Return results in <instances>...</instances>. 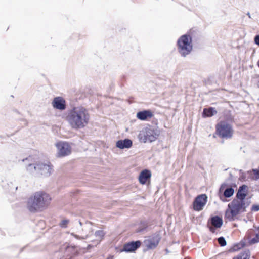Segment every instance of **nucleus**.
Returning a JSON list of instances; mask_svg holds the SVG:
<instances>
[{
  "instance_id": "nucleus-2",
  "label": "nucleus",
  "mask_w": 259,
  "mask_h": 259,
  "mask_svg": "<svg viewBox=\"0 0 259 259\" xmlns=\"http://www.w3.org/2000/svg\"><path fill=\"white\" fill-rule=\"evenodd\" d=\"M51 200V197L46 193L37 192L28 200L27 207L32 213L42 211L46 209Z\"/></svg>"
},
{
  "instance_id": "nucleus-9",
  "label": "nucleus",
  "mask_w": 259,
  "mask_h": 259,
  "mask_svg": "<svg viewBox=\"0 0 259 259\" xmlns=\"http://www.w3.org/2000/svg\"><path fill=\"white\" fill-rule=\"evenodd\" d=\"M56 146L58 150V157H65L71 153V147L67 142L59 141L56 144Z\"/></svg>"
},
{
  "instance_id": "nucleus-28",
  "label": "nucleus",
  "mask_w": 259,
  "mask_h": 259,
  "mask_svg": "<svg viewBox=\"0 0 259 259\" xmlns=\"http://www.w3.org/2000/svg\"><path fill=\"white\" fill-rule=\"evenodd\" d=\"M68 220H63L59 224L60 226L63 228H66L67 227V224L68 223Z\"/></svg>"
},
{
  "instance_id": "nucleus-17",
  "label": "nucleus",
  "mask_w": 259,
  "mask_h": 259,
  "mask_svg": "<svg viewBox=\"0 0 259 259\" xmlns=\"http://www.w3.org/2000/svg\"><path fill=\"white\" fill-rule=\"evenodd\" d=\"M151 177V171L147 169L142 170L138 177L139 183L142 185L145 184Z\"/></svg>"
},
{
  "instance_id": "nucleus-18",
  "label": "nucleus",
  "mask_w": 259,
  "mask_h": 259,
  "mask_svg": "<svg viewBox=\"0 0 259 259\" xmlns=\"http://www.w3.org/2000/svg\"><path fill=\"white\" fill-rule=\"evenodd\" d=\"M153 112L150 110H144L137 113V118L141 121H146L153 116Z\"/></svg>"
},
{
  "instance_id": "nucleus-21",
  "label": "nucleus",
  "mask_w": 259,
  "mask_h": 259,
  "mask_svg": "<svg viewBox=\"0 0 259 259\" xmlns=\"http://www.w3.org/2000/svg\"><path fill=\"white\" fill-rule=\"evenodd\" d=\"M246 245V242L244 240H242L239 242L234 243L230 248L228 251L229 252H233L243 248Z\"/></svg>"
},
{
  "instance_id": "nucleus-32",
  "label": "nucleus",
  "mask_w": 259,
  "mask_h": 259,
  "mask_svg": "<svg viewBox=\"0 0 259 259\" xmlns=\"http://www.w3.org/2000/svg\"><path fill=\"white\" fill-rule=\"evenodd\" d=\"M254 41L255 44L259 46V34L255 36Z\"/></svg>"
},
{
  "instance_id": "nucleus-34",
  "label": "nucleus",
  "mask_w": 259,
  "mask_h": 259,
  "mask_svg": "<svg viewBox=\"0 0 259 259\" xmlns=\"http://www.w3.org/2000/svg\"><path fill=\"white\" fill-rule=\"evenodd\" d=\"M114 258V256L113 255H109L106 259H113Z\"/></svg>"
},
{
  "instance_id": "nucleus-13",
  "label": "nucleus",
  "mask_w": 259,
  "mask_h": 259,
  "mask_svg": "<svg viewBox=\"0 0 259 259\" xmlns=\"http://www.w3.org/2000/svg\"><path fill=\"white\" fill-rule=\"evenodd\" d=\"M54 108L59 110H64L66 108L65 100L62 97H55L52 102Z\"/></svg>"
},
{
  "instance_id": "nucleus-33",
  "label": "nucleus",
  "mask_w": 259,
  "mask_h": 259,
  "mask_svg": "<svg viewBox=\"0 0 259 259\" xmlns=\"http://www.w3.org/2000/svg\"><path fill=\"white\" fill-rule=\"evenodd\" d=\"M246 179V173L242 174V175H240L239 180L240 181H244Z\"/></svg>"
},
{
  "instance_id": "nucleus-5",
  "label": "nucleus",
  "mask_w": 259,
  "mask_h": 259,
  "mask_svg": "<svg viewBox=\"0 0 259 259\" xmlns=\"http://www.w3.org/2000/svg\"><path fill=\"white\" fill-rule=\"evenodd\" d=\"M233 121V117L229 116L225 120H221L215 125V132L221 138L230 139L232 137L234 130L230 122Z\"/></svg>"
},
{
  "instance_id": "nucleus-19",
  "label": "nucleus",
  "mask_w": 259,
  "mask_h": 259,
  "mask_svg": "<svg viewBox=\"0 0 259 259\" xmlns=\"http://www.w3.org/2000/svg\"><path fill=\"white\" fill-rule=\"evenodd\" d=\"M133 145V141L128 138L119 140L116 142V146L120 149H129Z\"/></svg>"
},
{
  "instance_id": "nucleus-40",
  "label": "nucleus",
  "mask_w": 259,
  "mask_h": 259,
  "mask_svg": "<svg viewBox=\"0 0 259 259\" xmlns=\"http://www.w3.org/2000/svg\"><path fill=\"white\" fill-rule=\"evenodd\" d=\"M247 15L249 16V18H250V13L249 12L247 13Z\"/></svg>"
},
{
  "instance_id": "nucleus-26",
  "label": "nucleus",
  "mask_w": 259,
  "mask_h": 259,
  "mask_svg": "<svg viewBox=\"0 0 259 259\" xmlns=\"http://www.w3.org/2000/svg\"><path fill=\"white\" fill-rule=\"evenodd\" d=\"M218 242L221 247L225 246L227 245V242L225 238L223 236L220 237L218 238Z\"/></svg>"
},
{
  "instance_id": "nucleus-42",
  "label": "nucleus",
  "mask_w": 259,
  "mask_h": 259,
  "mask_svg": "<svg viewBox=\"0 0 259 259\" xmlns=\"http://www.w3.org/2000/svg\"><path fill=\"white\" fill-rule=\"evenodd\" d=\"M79 223L80 226H82V223L80 221H79Z\"/></svg>"
},
{
  "instance_id": "nucleus-16",
  "label": "nucleus",
  "mask_w": 259,
  "mask_h": 259,
  "mask_svg": "<svg viewBox=\"0 0 259 259\" xmlns=\"http://www.w3.org/2000/svg\"><path fill=\"white\" fill-rule=\"evenodd\" d=\"M247 188V186L245 184H243L239 186L236 194L235 198L234 199H245L248 194Z\"/></svg>"
},
{
  "instance_id": "nucleus-25",
  "label": "nucleus",
  "mask_w": 259,
  "mask_h": 259,
  "mask_svg": "<svg viewBox=\"0 0 259 259\" xmlns=\"http://www.w3.org/2000/svg\"><path fill=\"white\" fill-rule=\"evenodd\" d=\"M94 235L96 238L102 239L105 236V233L103 230H100L96 231Z\"/></svg>"
},
{
  "instance_id": "nucleus-3",
  "label": "nucleus",
  "mask_w": 259,
  "mask_h": 259,
  "mask_svg": "<svg viewBox=\"0 0 259 259\" xmlns=\"http://www.w3.org/2000/svg\"><path fill=\"white\" fill-rule=\"evenodd\" d=\"M250 202L246 201L245 199H233L228 204L225 217L230 221H234L235 217L246 211V208L249 206Z\"/></svg>"
},
{
  "instance_id": "nucleus-35",
  "label": "nucleus",
  "mask_w": 259,
  "mask_h": 259,
  "mask_svg": "<svg viewBox=\"0 0 259 259\" xmlns=\"http://www.w3.org/2000/svg\"><path fill=\"white\" fill-rule=\"evenodd\" d=\"M232 178H233V175L231 173H230L229 174V179L231 181L232 180Z\"/></svg>"
},
{
  "instance_id": "nucleus-14",
  "label": "nucleus",
  "mask_w": 259,
  "mask_h": 259,
  "mask_svg": "<svg viewBox=\"0 0 259 259\" xmlns=\"http://www.w3.org/2000/svg\"><path fill=\"white\" fill-rule=\"evenodd\" d=\"M25 161H28L29 162V163L28 164L27 166H26V169L28 172H29L30 174H35L36 175L37 172V169L38 168L37 167V163L38 162L35 161L33 160V158L31 156H29L27 158H26L25 159H23L22 160V161L24 162Z\"/></svg>"
},
{
  "instance_id": "nucleus-7",
  "label": "nucleus",
  "mask_w": 259,
  "mask_h": 259,
  "mask_svg": "<svg viewBox=\"0 0 259 259\" xmlns=\"http://www.w3.org/2000/svg\"><path fill=\"white\" fill-rule=\"evenodd\" d=\"M234 189L231 186H228V184L222 183L218 190V195L220 199L223 202L229 201L228 198L232 197L234 194Z\"/></svg>"
},
{
  "instance_id": "nucleus-27",
  "label": "nucleus",
  "mask_w": 259,
  "mask_h": 259,
  "mask_svg": "<svg viewBox=\"0 0 259 259\" xmlns=\"http://www.w3.org/2000/svg\"><path fill=\"white\" fill-rule=\"evenodd\" d=\"M253 172L254 180H257L259 179V169L253 168L252 169Z\"/></svg>"
},
{
  "instance_id": "nucleus-36",
  "label": "nucleus",
  "mask_w": 259,
  "mask_h": 259,
  "mask_svg": "<svg viewBox=\"0 0 259 259\" xmlns=\"http://www.w3.org/2000/svg\"><path fill=\"white\" fill-rule=\"evenodd\" d=\"M72 235L74 237H75L76 238H77V239H80V237H79V236L78 235H76V234H73V233L72 234Z\"/></svg>"
},
{
  "instance_id": "nucleus-29",
  "label": "nucleus",
  "mask_w": 259,
  "mask_h": 259,
  "mask_svg": "<svg viewBox=\"0 0 259 259\" xmlns=\"http://www.w3.org/2000/svg\"><path fill=\"white\" fill-rule=\"evenodd\" d=\"M251 211L257 212L259 211V204H253L251 208Z\"/></svg>"
},
{
  "instance_id": "nucleus-20",
  "label": "nucleus",
  "mask_w": 259,
  "mask_h": 259,
  "mask_svg": "<svg viewBox=\"0 0 259 259\" xmlns=\"http://www.w3.org/2000/svg\"><path fill=\"white\" fill-rule=\"evenodd\" d=\"M217 113V111L215 108L209 107L208 108H205L203 109L202 116L203 118L211 117Z\"/></svg>"
},
{
  "instance_id": "nucleus-31",
  "label": "nucleus",
  "mask_w": 259,
  "mask_h": 259,
  "mask_svg": "<svg viewBox=\"0 0 259 259\" xmlns=\"http://www.w3.org/2000/svg\"><path fill=\"white\" fill-rule=\"evenodd\" d=\"M207 227L208 228L209 231L212 233H214L215 232V227L213 226H212L211 225H209V226H207Z\"/></svg>"
},
{
  "instance_id": "nucleus-8",
  "label": "nucleus",
  "mask_w": 259,
  "mask_h": 259,
  "mask_svg": "<svg viewBox=\"0 0 259 259\" xmlns=\"http://www.w3.org/2000/svg\"><path fill=\"white\" fill-rule=\"evenodd\" d=\"M208 197L206 194L197 195L192 203V208L195 211H200L203 209L207 202Z\"/></svg>"
},
{
  "instance_id": "nucleus-38",
  "label": "nucleus",
  "mask_w": 259,
  "mask_h": 259,
  "mask_svg": "<svg viewBox=\"0 0 259 259\" xmlns=\"http://www.w3.org/2000/svg\"><path fill=\"white\" fill-rule=\"evenodd\" d=\"M165 251L166 254H168L169 252V250L167 248L165 249Z\"/></svg>"
},
{
  "instance_id": "nucleus-39",
  "label": "nucleus",
  "mask_w": 259,
  "mask_h": 259,
  "mask_svg": "<svg viewBox=\"0 0 259 259\" xmlns=\"http://www.w3.org/2000/svg\"><path fill=\"white\" fill-rule=\"evenodd\" d=\"M92 246L91 244L88 245V248H90Z\"/></svg>"
},
{
  "instance_id": "nucleus-41",
  "label": "nucleus",
  "mask_w": 259,
  "mask_h": 259,
  "mask_svg": "<svg viewBox=\"0 0 259 259\" xmlns=\"http://www.w3.org/2000/svg\"><path fill=\"white\" fill-rule=\"evenodd\" d=\"M25 122V125H27L28 124V122L26 120H24Z\"/></svg>"
},
{
  "instance_id": "nucleus-37",
  "label": "nucleus",
  "mask_w": 259,
  "mask_h": 259,
  "mask_svg": "<svg viewBox=\"0 0 259 259\" xmlns=\"http://www.w3.org/2000/svg\"><path fill=\"white\" fill-rule=\"evenodd\" d=\"M239 173H240V175H242V174H244V172L243 171V170L242 169H240L239 170Z\"/></svg>"
},
{
  "instance_id": "nucleus-11",
  "label": "nucleus",
  "mask_w": 259,
  "mask_h": 259,
  "mask_svg": "<svg viewBox=\"0 0 259 259\" xmlns=\"http://www.w3.org/2000/svg\"><path fill=\"white\" fill-rule=\"evenodd\" d=\"M142 242L140 240L132 241L125 243L121 251L127 253L135 252L141 246Z\"/></svg>"
},
{
  "instance_id": "nucleus-15",
  "label": "nucleus",
  "mask_w": 259,
  "mask_h": 259,
  "mask_svg": "<svg viewBox=\"0 0 259 259\" xmlns=\"http://www.w3.org/2000/svg\"><path fill=\"white\" fill-rule=\"evenodd\" d=\"M223 224L222 217L219 215H212L208 220L207 226L211 225L216 228H220Z\"/></svg>"
},
{
  "instance_id": "nucleus-12",
  "label": "nucleus",
  "mask_w": 259,
  "mask_h": 259,
  "mask_svg": "<svg viewBox=\"0 0 259 259\" xmlns=\"http://www.w3.org/2000/svg\"><path fill=\"white\" fill-rule=\"evenodd\" d=\"M37 167L36 172L37 176L48 177L50 175L52 168L49 164L39 162L37 163Z\"/></svg>"
},
{
  "instance_id": "nucleus-24",
  "label": "nucleus",
  "mask_w": 259,
  "mask_h": 259,
  "mask_svg": "<svg viewBox=\"0 0 259 259\" xmlns=\"http://www.w3.org/2000/svg\"><path fill=\"white\" fill-rule=\"evenodd\" d=\"M140 226L136 229L137 233H142L144 232L148 227L147 223L146 222L143 221L140 222Z\"/></svg>"
},
{
  "instance_id": "nucleus-10",
  "label": "nucleus",
  "mask_w": 259,
  "mask_h": 259,
  "mask_svg": "<svg viewBox=\"0 0 259 259\" xmlns=\"http://www.w3.org/2000/svg\"><path fill=\"white\" fill-rule=\"evenodd\" d=\"M161 236L159 233L153 234L148 239L144 241V243L148 249H153L158 246L160 240Z\"/></svg>"
},
{
  "instance_id": "nucleus-4",
  "label": "nucleus",
  "mask_w": 259,
  "mask_h": 259,
  "mask_svg": "<svg viewBox=\"0 0 259 259\" xmlns=\"http://www.w3.org/2000/svg\"><path fill=\"white\" fill-rule=\"evenodd\" d=\"M193 32L191 30L189 32L181 36L177 40V50L182 57H186L192 51Z\"/></svg>"
},
{
  "instance_id": "nucleus-22",
  "label": "nucleus",
  "mask_w": 259,
  "mask_h": 259,
  "mask_svg": "<svg viewBox=\"0 0 259 259\" xmlns=\"http://www.w3.org/2000/svg\"><path fill=\"white\" fill-rule=\"evenodd\" d=\"M2 186L3 188L6 191H10L15 190L16 191L17 190V187H14L13 184L12 182H8L7 180L2 181Z\"/></svg>"
},
{
  "instance_id": "nucleus-44",
  "label": "nucleus",
  "mask_w": 259,
  "mask_h": 259,
  "mask_svg": "<svg viewBox=\"0 0 259 259\" xmlns=\"http://www.w3.org/2000/svg\"><path fill=\"white\" fill-rule=\"evenodd\" d=\"M124 78H125V76H123V79H124Z\"/></svg>"
},
{
  "instance_id": "nucleus-23",
  "label": "nucleus",
  "mask_w": 259,
  "mask_h": 259,
  "mask_svg": "<svg viewBox=\"0 0 259 259\" xmlns=\"http://www.w3.org/2000/svg\"><path fill=\"white\" fill-rule=\"evenodd\" d=\"M250 251L249 249H245L241 251L239 254L234 257L233 259H249Z\"/></svg>"
},
{
  "instance_id": "nucleus-6",
  "label": "nucleus",
  "mask_w": 259,
  "mask_h": 259,
  "mask_svg": "<svg viewBox=\"0 0 259 259\" xmlns=\"http://www.w3.org/2000/svg\"><path fill=\"white\" fill-rule=\"evenodd\" d=\"M159 135V134L157 130L146 127L141 131L139 137L140 140L144 143L148 141L152 142L157 139Z\"/></svg>"
},
{
  "instance_id": "nucleus-30",
  "label": "nucleus",
  "mask_w": 259,
  "mask_h": 259,
  "mask_svg": "<svg viewBox=\"0 0 259 259\" xmlns=\"http://www.w3.org/2000/svg\"><path fill=\"white\" fill-rule=\"evenodd\" d=\"M247 174L248 175V178L254 180L253 174L252 170H250L247 171Z\"/></svg>"
},
{
  "instance_id": "nucleus-43",
  "label": "nucleus",
  "mask_w": 259,
  "mask_h": 259,
  "mask_svg": "<svg viewBox=\"0 0 259 259\" xmlns=\"http://www.w3.org/2000/svg\"><path fill=\"white\" fill-rule=\"evenodd\" d=\"M257 65H258V67H259V60H258V62H257Z\"/></svg>"
},
{
  "instance_id": "nucleus-45",
  "label": "nucleus",
  "mask_w": 259,
  "mask_h": 259,
  "mask_svg": "<svg viewBox=\"0 0 259 259\" xmlns=\"http://www.w3.org/2000/svg\"><path fill=\"white\" fill-rule=\"evenodd\" d=\"M258 191H259V189H258Z\"/></svg>"
},
{
  "instance_id": "nucleus-1",
  "label": "nucleus",
  "mask_w": 259,
  "mask_h": 259,
  "mask_svg": "<svg viewBox=\"0 0 259 259\" xmlns=\"http://www.w3.org/2000/svg\"><path fill=\"white\" fill-rule=\"evenodd\" d=\"M66 118L73 129L78 130L84 128L89 124L90 115L85 108L74 107L69 111Z\"/></svg>"
}]
</instances>
